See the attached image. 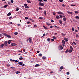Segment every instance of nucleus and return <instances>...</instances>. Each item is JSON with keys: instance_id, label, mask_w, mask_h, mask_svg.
Returning <instances> with one entry per match:
<instances>
[{"instance_id": "50", "label": "nucleus", "mask_w": 79, "mask_h": 79, "mask_svg": "<svg viewBox=\"0 0 79 79\" xmlns=\"http://www.w3.org/2000/svg\"><path fill=\"white\" fill-rule=\"evenodd\" d=\"M10 2H11V3H13V2H14V1H13V0H10Z\"/></svg>"}, {"instance_id": "19", "label": "nucleus", "mask_w": 79, "mask_h": 79, "mask_svg": "<svg viewBox=\"0 0 79 79\" xmlns=\"http://www.w3.org/2000/svg\"><path fill=\"white\" fill-rule=\"evenodd\" d=\"M72 50L69 49V50L68 52L69 53H71V52H72Z\"/></svg>"}, {"instance_id": "37", "label": "nucleus", "mask_w": 79, "mask_h": 79, "mask_svg": "<svg viewBox=\"0 0 79 79\" xmlns=\"http://www.w3.org/2000/svg\"><path fill=\"white\" fill-rule=\"evenodd\" d=\"M61 35H62V36H64V35H65V34L63 33H61Z\"/></svg>"}, {"instance_id": "13", "label": "nucleus", "mask_w": 79, "mask_h": 79, "mask_svg": "<svg viewBox=\"0 0 79 79\" xmlns=\"http://www.w3.org/2000/svg\"><path fill=\"white\" fill-rule=\"evenodd\" d=\"M27 3H31V1L29 0H27Z\"/></svg>"}, {"instance_id": "59", "label": "nucleus", "mask_w": 79, "mask_h": 79, "mask_svg": "<svg viewBox=\"0 0 79 79\" xmlns=\"http://www.w3.org/2000/svg\"><path fill=\"white\" fill-rule=\"evenodd\" d=\"M17 26H21V24H18L17 25Z\"/></svg>"}, {"instance_id": "30", "label": "nucleus", "mask_w": 79, "mask_h": 79, "mask_svg": "<svg viewBox=\"0 0 79 79\" xmlns=\"http://www.w3.org/2000/svg\"><path fill=\"white\" fill-rule=\"evenodd\" d=\"M14 34L16 35H18V32H15L14 33Z\"/></svg>"}, {"instance_id": "7", "label": "nucleus", "mask_w": 79, "mask_h": 79, "mask_svg": "<svg viewBox=\"0 0 79 79\" xmlns=\"http://www.w3.org/2000/svg\"><path fill=\"white\" fill-rule=\"evenodd\" d=\"M4 44H2L0 45V48H3L4 47Z\"/></svg>"}, {"instance_id": "63", "label": "nucleus", "mask_w": 79, "mask_h": 79, "mask_svg": "<svg viewBox=\"0 0 79 79\" xmlns=\"http://www.w3.org/2000/svg\"><path fill=\"white\" fill-rule=\"evenodd\" d=\"M50 28H53V26H50Z\"/></svg>"}, {"instance_id": "51", "label": "nucleus", "mask_w": 79, "mask_h": 79, "mask_svg": "<svg viewBox=\"0 0 79 79\" xmlns=\"http://www.w3.org/2000/svg\"><path fill=\"white\" fill-rule=\"evenodd\" d=\"M7 42L8 44H11V43H10V41H8Z\"/></svg>"}, {"instance_id": "12", "label": "nucleus", "mask_w": 79, "mask_h": 79, "mask_svg": "<svg viewBox=\"0 0 79 79\" xmlns=\"http://www.w3.org/2000/svg\"><path fill=\"white\" fill-rule=\"evenodd\" d=\"M11 15V13L9 12V13L7 15V16H10V15Z\"/></svg>"}, {"instance_id": "47", "label": "nucleus", "mask_w": 79, "mask_h": 79, "mask_svg": "<svg viewBox=\"0 0 79 79\" xmlns=\"http://www.w3.org/2000/svg\"><path fill=\"white\" fill-rule=\"evenodd\" d=\"M63 0H59V2H63Z\"/></svg>"}, {"instance_id": "56", "label": "nucleus", "mask_w": 79, "mask_h": 79, "mask_svg": "<svg viewBox=\"0 0 79 79\" xmlns=\"http://www.w3.org/2000/svg\"><path fill=\"white\" fill-rule=\"evenodd\" d=\"M54 27H57V28H59V27H57V26H56V25H55Z\"/></svg>"}, {"instance_id": "57", "label": "nucleus", "mask_w": 79, "mask_h": 79, "mask_svg": "<svg viewBox=\"0 0 79 79\" xmlns=\"http://www.w3.org/2000/svg\"><path fill=\"white\" fill-rule=\"evenodd\" d=\"M46 34L45 33L44 34H43V35L42 36V37H44V36H45V35Z\"/></svg>"}, {"instance_id": "8", "label": "nucleus", "mask_w": 79, "mask_h": 79, "mask_svg": "<svg viewBox=\"0 0 79 79\" xmlns=\"http://www.w3.org/2000/svg\"><path fill=\"white\" fill-rule=\"evenodd\" d=\"M64 40L65 42H68V40L66 38L64 37Z\"/></svg>"}, {"instance_id": "15", "label": "nucleus", "mask_w": 79, "mask_h": 79, "mask_svg": "<svg viewBox=\"0 0 79 79\" xmlns=\"http://www.w3.org/2000/svg\"><path fill=\"white\" fill-rule=\"evenodd\" d=\"M43 27L45 29H48V28L46 27L45 26L43 25Z\"/></svg>"}, {"instance_id": "49", "label": "nucleus", "mask_w": 79, "mask_h": 79, "mask_svg": "<svg viewBox=\"0 0 79 79\" xmlns=\"http://www.w3.org/2000/svg\"><path fill=\"white\" fill-rule=\"evenodd\" d=\"M67 74V75H69V72H67L66 73Z\"/></svg>"}, {"instance_id": "34", "label": "nucleus", "mask_w": 79, "mask_h": 79, "mask_svg": "<svg viewBox=\"0 0 79 79\" xmlns=\"http://www.w3.org/2000/svg\"><path fill=\"white\" fill-rule=\"evenodd\" d=\"M8 6V5H5L4 6V8H6V7H7Z\"/></svg>"}, {"instance_id": "5", "label": "nucleus", "mask_w": 79, "mask_h": 79, "mask_svg": "<svg viewBox=\"0 0 79 79\" xmlns=\"http://www.w3.org/2000/svg\"><path fill=\"white\" fill-rule=\"evenodd\" d=\"M57 14H58L59 15H63V13L61 11L57 12Z\"/></svg>"}, {"instance_id": "11", "label": "nucleus", "mask_w": 79, "mask_h": 79, "mask_svg": "<svg viewBox=\"0 0 79 79\" xmlns=\"http://www.w3.org/2000/svg\"><path fill=\"white\" fill-rule=\"evenodd\" d=\"M18 64H19V65H23V62H19L18 63Z\"/></svg>"}, {"instance_id": "35", "label": "nucleus", "mask_w": 79, "mask_h": 79, "mask_svg": "<svg viewBox=\"0 0 79 79\" xmlns=\"http://www.w3.org/2000/svg\"><path fill=\"white\" fill-rule=\"evenodd\" d=\"M52 38L54 39H56V37L53 36H52Z\"/></svg>"}, {"instance_id": "17", "label": "nucleus", "mask_w": 79, "mask_h": 79, "mask_svg": "<svg viewBox=\"0 0 79 79\" xmlns=\"http://www.w3.org/2000/svg\"><path fill=\"white\" fill-rule=\"evenodd\" d=\"M62 43H63V44H65L66 43L65 42V41L64 40H62Z\"/></svg>"}, {"instance_id": "20", "label": "nucleus", "mask_w": 79, "mask_h": 79, "mask_svg": "<svg viewBox=\"0 0 79 79\" xmlns=\"http://www.w3.org/2000/svg\"><path fill=\"white\" fill-rule=\"evenodd\" d=\"M63 48V46L61 45H60V50H62Z\"/></svg>"}, {"instance_id": "2", "label": "nucleus", "mask_w": 79, "mask_h": 79, "mask_svg": "<svg viewBox=\"0 0 79 79\" xmlns=\"http://www.w3.org/2000/svg\"><path fill=\"white\" fill-rule=\"evenodd\" d=\"M39 6H44V3H42L41 2H39Z\"/></svg>"}, {"instance_id": "6", "label": "nucleus", "mask_w": 79, "mask_h": 79, "mask_svg": "<svg viewBox=\"0 0 79 79\" xmlns=\"http://www.w3.org/2000/svg\"><path fill=\"white\" fill-rule=\"evenodd\" d=\"M4 45H5V46H6V47H7V46L8 45V43H7V41H6L4 42Z\"/></svg>"}, {"instance_id": "42", "label": "nucleus", "mask_w": 79, "mask_h": 79, "mask_svg": "<svg viewBox=\"0 0 79 79\" xmlns=\"http://www.w3.org/2000/svg\"><path fill=\"white\" fill-rule=\"evenodd\" d=\"M39 19H43V18L42 17H40Z\"/></svg>"}, {"instance_id": "32", "label": "nucleus", "mask_w": 79, "mask_h": 79, "mask_svg": "<svg viewBox=\"0 0 79 79\" xmlns=\"http://www.w3.org/2000/svg\"><path fill=\"white\" fill-rule=\"evenodd\" d=\"M63 69V66H61L60 68V69Z\"/></svg>"}, {"instance_id": "54", "label": "nucleus", "mask_w": 79, "mask_h": 79, "mask_svg": "<svg viewBox=\"0 0 79 79\" xmlns=\"http://www.w3.org/2000/svg\"><path fill=\"white\" fill-rule=\"evenodd\" d=\"M39 10H42V7H39Z\"/></svg>"}, {"instance_id": "55", "label": "nucleus", "mask_w": 79, "mask_h": 79, "mask_svg": "<svg viewBox=\"0 0 79 79\" xmlns=\"http://www.w3.org/2000/svg\"><path fill=\"white\" fill-rule=\"evenodd\" d=\"M25 51H26V49H23V51L24 52H25Z\"/></svg>"}, {"instance_id": "38", "label": "nucleus", "mask_w": 79, "mask_h": 79, "mask_svg": "<svg viewBox=\"0 0 79 79\" xmlns=\"http://www.w3.org/2000/svg\"><path fill=\"white\" fill-rule=\"evenodd\" d=\"M60 18H63V16H62V15H60Z\"/></svg>"}, {"instance_id": "29", "label": "nucleus", "mask_w": 79, "mask_h": 79, "mask_svg": "<svg viewBox=\"0 0 79 79\" xmlns=\"http://www.w3.org/2000/svg\"><path fill=\"white\" fill-rule=\"evenodd\" d=\"M39 56H42V54L41 53H40L39 54Z\"/></svg>"}, {"instance_id": "24", "label": "nucleus", "mask_w": 79, "mask_h": 79, "mask_svg": "<svg viewBox=\"0 0 79 79\" xmlns=\"http://www.w3.org/2000/svg\"><path fill=\"white\" fill-rule=\"evenodd\" d=\"M42 59H43V60H45V59H46V57L44 56L42 57Z\"/></svg>"}, {"instance_id": "61", "label": "nucleus", "mask_w": 79, "mask_h": 79, "mask_svg": "<svg viewBox=\"0 0 79 79\" xmlns=\"http://www.w3.org/2000/svg\"><path fill=\"white\" fill-rule=\"evenodd\" d=\"M29 23H31V22H27V24H29Z\"/></svg>"}, {"instance_id": "3", "label": "nucleus", "mask_w": 79, "mask_h": 79, "mask_svg": "<svg viewBox=\"0 0 79 79\" xmlns=\"http://www.w3.org/2000/svg\"><path fill=\"white\" fill-rule=\"evenodd\" d=\"M24 5L26 8H29V7L27 6V4L25 3L24 4Z\"/></svg>"}, {"instance_id": "53", "label": "nucleus", "mask_w": 79, "mask_h": 79, "mask_svg": "<svg viewBox=\"0 0 79 79\" xmlns=\"http://www.w3.org/2000/svg\"><path fill=\"white\" fill-rule=\"evenodd\" d=\"M11 18H12V16H10V17L9 18V19H11Z\"/></svg>"}, {"instance_id": "48", "label": "nucleus", "mask_w": 79, "mask_h": 79, "mask_svg": "<svg viewBox=\"0 0 79 79\" xmlns=\"http://www.w3.org/2000/svg\"><path fill=\"white\" fill-rule=\"evenodd\" d=\"M25 19H28V18L27 17H26L25 18Z\"/></svg>"}, {"instance_id": "60", "label": "nucleus", "mask_w": 79, "mask_h": 79, "mask_svg": "<svg viewBox=\"0 0 79 79\" xmlns=\"http://www.w3.org/2000/svg\"><path fill=\"white\" fill-rule=\"evenodd\" d=\"M51 40L52 41H55V40H54V39H51Z\"/></svg>"}, {"instance_id": "31", "label": "nucleus", "mask_w": 79, "mask_h": 79, "mask_svg": "<svg viewBox=\"0 0 79 79\" xmlns=\"http://www.w3.org/2000/svg\"><path fill=\"white\" fill-rule=\"evenodd\" d=\"M47 40L48 42H50V38H48Z\"/></svg>"}, {"instance_id": "36", "label": "nucleus", "mask_w": 79, "mask_h": 79, "mask_svg": "<svg viewBox=\"0 0 79 79\" xmlns=\"http://www.w3.org/2000/svg\"><path fill=\"white\" fill-rule=\"evenodd\" d=\"M76 37H77V38L79 37V35H78V34H77L76 35Z\"/></svg>"}, {"instance_id": "23", "label": "nucleus", "mask_w": 79, "mask_h": 79, "mask_svg": "<svg viewBox=\"0 0 79 79\" xmlns=\"http://www.w3.org/2000/svg\"><path fill=\"white\" fill-rule=\"evenodd\" d=\"M68 13L69 14H70V15H73V13L71 12H68Z\"/></svg>"}, {"instance_id": "45", "label": "nucleus", "mask_w": 79, "mask_h": 79, "mask_svg": "<svg viewBox=\"0 0 79 79\" xmlns=\"http://www.w3.org/2000/svg\"><path fill=\"white\" fill-rule=\"evenodd\" d=\"M38 1H39V2H43V0H38Z\"/></svg>"}, {"instance_id": "62", "label": "nucleus", "mask_w": 79, "mask_h": 79, "mask_svg": "<svg viewBox=\"0 0 79 79\" xmlns=\"http://www.w3.org/2000/svg\"><path fill=\"white\" fill-rule=\"evenodd\" d=\"M2 34H0V37H2Z\"/></svg>"}, {"instance_id": "52", "label": "nucleus", "mask_w": 79, "mask_h": 79, "mask_svg": "<svg viewBox=\"0 0 79 79\" xmlns=\"http://www.w3.org/2000/svg\"><path fill=\"white\" fill-rule=\"evenodd\" d=\"M73 44H74V45H76V43H75V42H73Z\"/></svg>"}, {"instance_id": "64", "label": "nucleus", "mask_w": 79, "mask_h": 79, "mask_svg": "<svg viewBox=\"0 0 79 79\" xmlns=\"http://www.w3.org/2000/svg\"><path fill=\"white\" fill-rule=\"evenodd\" d=\"M62 6H64L65 5L64 4H62Z\"/></svg>"}, {"instance_id": "26", "label": "nucleus", "mask_w": 79, "mask_h": 79, "mask_svg": "<svg viewBox=\"0 0 79 79\" xmlns=\"http://www.w3.org/2000/svg\"><path fill=\"white\" fill-rule=\"evenodd\" d=\"M59 23L60 24H63V22L61 20H60L59 21Z\"/></svg>"}, {"instance_id": "4", "label": "nucleus", "mask_w": 79, "mask_h": 79, "mask_svg": "<svg viewBox=\"0 0 79 79\" xmlns=\"http://www.w3.org/2000/svg\"><path fill=\"white\" fill-rule=\"evenodd\" d=\"M10 61H11V62H13V61H15V62H17V63H18L19 62V61L17 60H13L12 59H10Z\"/></svg>"}, {"instance_id": "43", "label": "nucleus", "mask_w": 79, "mask_h": 79, "mask_svg": "<svg viewBox=\"0 0 79 79\" xmlns=\"http://www.w3.org/2000/svg\"><path fill=\"white\" fill-rule=\"evenodd\" d=\"M68 49H67L66 51H65V53H68Z\"/></svg>"}, {"instance_id": "33", "label": "nucleus", "mask_w": 79, "mask_h": 79, "mask_svg": "<svg viewBox=\"0 0 79 79\" xmlns=\"http://www.w3.org/2000/svg\"><path fill=\"white\" fill-rule=\"evenodd\" d=\"M23 57H20L19 58V59L20 60H23Z\"/></svg>"}, {"instance_id": "18", "label": "nucleus", "mask_w": 79, "mask_h": 79, "mask_svg": "<svg viewBox=\"0 0 79 79\" xmlns=\"http://www.w3.org/2000/svg\"><path fill=\"white\" fill-rule=\"evenodd\" d=\"M16 74H19V73H21V72L19 71H17L15 72Z\"/></svg>"}, {"instance_id": "16", "label": "nucleus", "mask_w": 79, "mask_h": 79, "mask_svg": "<svg viewBox=\"0 0 79 79\" xmlns=\"http://www.w3.org/2000/svg\"><path fill=\"white\" fill-rule=\"evenodd\" d=\"M56 19H60V17L58 15H56Z\"/></svg>"}, {"instance_id": "25", "label": "nucleus", "mask_w": 79, "mask_h": 79, "mask_svg": "<svg viewBox=\"0 0 79 79\" xmlns=\"http://www.w3.org/2000/svg\"><path fill=\"white\" fill-rule=\"evenodd\" d=\"M63 20L64 21H66V18H64L63 19Z\"/></svg>"}, {"instance_id": "10", "label": "nucleus", "mask_w": 79, "mask_h": 79, "mask_svg": "<svg viewBox=\"0 0 79 79\" xmlns=\"http://www.w3.org/2000/svg\"><path fill=\"white\" fill-rule=\"evenodd\" d=\"M29 42L31 44L32 43V39L30 38H29Z\"/></svg>"}, {"instance_id": "9", "label": "nucleus", "mask_w": 79, "mask_h": 79, "mask_svg": "<svg viewBox=\"0 0 79 79\" xmlns=\"http://www.w3.org/2000/svg\"><path fill=\"white\" fill-rule=\"evenodd\" d=\"M11 46H16V45L15 43H13L11 44Z\"/></svg>"}, {"instance_id": "22", "label": "nucleus", "mask_w": 79, "mask_h": 79, "mask_svg": "<svg viewBox=\"0 0 79 79\" xmlns=\"http://www.w3.org/2000/svg\"><path fill=\"white\" fill-rule=\"evenodd\" d=\"M75 18H76V19H77L78 20L79 19V16H77L75 17Z\"/></svg>"}, {"instance_id": "1", "label": "nucleus", "mask_w": 79, "mask_h": 79, "mask_svg": "<svg viewBox=\"0 0 79 79\" xmlns=\"http://www.w3.org/2000/svg\"><path fill=\"white\" fill-rule=\"evenodd\" d=\"M3 35H5L6 37H8V38H11V36H10V35H8L6 34V33H3Z\"/></svg>"}, {"instance_id": "39", "label": "nucleus", "mask_w": 79, "mask_h": 79, "mask_svg": "<svg viewBox=\"0 0 79 79\" xmlns=\"http://www.w3.org/2000/svg\"><path fill=\"white\" fill-rule=\"evenodd\" d=\"M46 24L48 25V26H50V25H51V24H49L48 23H46Z\"/></svg>"}, {"instance_id": "44", "label": "nucleus", "mask_w": 79, "mask_h": 79, "mask_svg": "<svg viewBox=\"0 0 79 79\" xmlns=\"http://www.w3.org/2000/svg\"><path fill=\"white\" fill-rule=\"evenodd\" d=\"M70 6H76V5H73V4H72Z\"/></svg>"}, {"instance_id": "27", "label": "nucleus", "mask_w": 79, "mask_h": 79, "mask_svg": "<svg viewBox=\"0 0 79 79\" xmlns=\"http://www.w3.org/2000/svg\"><path fill=\"white\" fill-rule=\"evenodd\" d=\"M44 14L45 16H46V13H47L46 12V10H44Z\"/></svg>"}, {"instance_id": "28", "label": "nucleus", "mask_w": 79, "mask_h": 79, "mask_svg": "<svg viewBox=\"0 0 79 79\" xmlns=\"http://www.w3.org/2000/svg\"><path fill=\"white\" fill-rule=\"evenodd\" d=\"M34 27H35V28H36V27H37V25H35L33 26Z\"/></svg>"}, {"instance_id": "58", "label": "nucleus", "mask_w": 79, "mask_h": 79, "mask_svg": "<svg viewBox=\"0 0 79 79\" xmlns=\"http://www.w3.org/2000/svg\"><path fill=\"white\" fill-rule=\"evenodd\" d=\"M8 4L10 5H11V3L10 2H8Z\"/></svg>"}, {"instance_id": "41", "label": "nucleus", "mask_w": 79, "mask_h": 79, "mask_svg": "<svg viewBox=\"0 0 79 79\" xmlns=\"http://www.w3.org/2000/svg\"><path fill=\"white\" fill-rule=\"evenodd\" d=\"M74 12H75V13L76 14H77V13H79V12H78V11H75Z\"/></svg>"}, {"instance_id": "21", "label": "nucleus", "mask_w": 79, "mask_h": 79, "mask_svg": "<svg viewBox=\"0 0 79 79\" xmlns=\"http://www.w3.org/2000/svg\"><path fill=\"white\" fill-rule=\"evenodd\" d=\"M38 66H40V65L39 64H36L35 66V67H37Z\"/></svg>"}, {"instance_id": "46", "label": "nucleus", "mask_w": 79, "mask_h": 79, "mask_svg": "<svg viewBox=\"0 0 79 79\" xmlns=\"http://www.w3.org/2000/svg\"><path fill=\"white\" fill-rule=\"evenodd\" d=\"M19 10V8H17L16 10V11H18Z\"/></svg>"}, {"instance_id": "40", "label": "nucleus", "mask_w": 79, "mask_h": 79, "mask_svg": "<svg viewBox=\"0 0 79 79\" xmlns=\"http://www.w3.org/2000/svg\"><path fill=\"white\" fill-rule=\"evenodd\" d=\"M72 30L73 31H74V28L72 27Z\"/></svg>"}, {"instance_id": "14", "label": "nucleus", "mask_w": 79, "mask_h": 79, "mask_svg": "<svg viewBox=\"0 0 79 79\" xmlns=\"http://www.w3.org/2000/svg\"><path fill=\"white\" fill-rule=\"evenodd\" d=\"M70 49L72 50H73V51H74V49H73V47H72V46H70Z\"/></svg>"}]
</instances>
